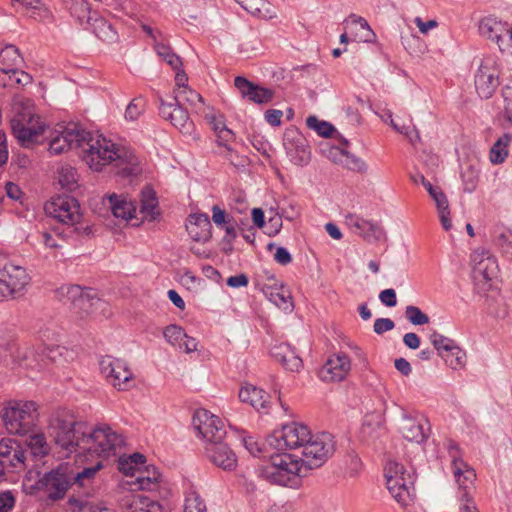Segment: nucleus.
<instances>
[{"label":"nucleus","instance_id":"nucleus-35","mask_svg":"<svg viewBox=\"0 0 512 512\" xmlns=\"http://www.w3.org/2000/svg\"><path fill=\"white\" fill-rule=\"evenodd\" d=\"M0 60L3 65L0 68V76L6 75L9 68H17L22 62L19 49L14 45H7L0 51Z\"/></svg>","mask_w":512,"mask_h":512},{"label":"nucleus","instance_id":"nucleus-37","mask_svg":"<svg viewBox=\"0 0 512 512\" xmlns=\"http://www.w3.org/2000/svg\"><path fill=\"white\" fill-rule=\"evenodd\" d=\"M160 473L155 467H146L145 471L139 473L136 482L141 490H154L160 479Z\"/></svg>","mask_w":512,"mask_h":512},{"label":"nucleus","instance_id":"nucleus-63","mask_svg":"<svg viewBox=\"0 0 512 512\" xmlns=\"http://www.w3.org/2000/svg\"><path fill=\"white\" fill-rule=\"evenodd\" d=\"M490 315L498 319H504L509 315V308L505 303H496L495 306H489Z\"/></svg>","mask_w":512,"mask_h":512},{"label":"nucleus","instance_id":"nucleus-38","mask_svg":"<svg viewBox=\"0 0 512 512\" xmlns=\"http://www.w3.org/2000/svg\"><path fill=\"white\" fill-rule=\"evenodd\" d=\"M439 356L453 370L464 368L466 365V352L459 346H456L455 349L446 351Z\"/></svg>","mask_w":512,"mask_h":512},{"label":"nucleus","instance_id":"nucleus-51","mask_svg":"<svg viewBox=\"0 0 512 512\" xmlns=\"http://www.w3.org/2000/svg\"><path fill=\"white\" fill-rule=\"evenodd\" d=\"M504 116L512 124V79L502 89Z\"/></svg>","mask_w":512,"mask_h":512},{"label":"nucleus","instance_id":"nucleus-3","mask_svg":"<svg viewBox=\"0 0 512 512\" xmlns=\"http://www.w3.org/2000/svg\"><path fill=\"white\" fill-rule=\"evenodd\" d=\"M103 468V463L98 460L94 465L80 469L75 463H61L56 468L46 472L35 483V488L46 494L52 501H58L65 497L67 491L77 486L85 488L89 486L98 471Z\"/></svg>","mask_w":512,"mask_h":512},{"label":"nucleus","instance_id":"nucleus-34","mask_svg":"<svg viewBox=\"0 0 512 512\" xmlns=\"http://www.w3.org/2000/svg\"><path fill=\"white\" fill-rule=\"evenodd\" d=\"M174 94L175 95L173 96L172 100L178 104L183 105L184 103H187L193 109H195V112H200L203 108L202 96L189 87H184V89L181 90H175Z\"/></svg>","mask_w":512,"mask_h":512},{"label":"nucleus","instance_id":"nucleus-17","mask_svg":"<svg viewBox=\"0 0 512 512\" xmlns=\"http://www.w3.org/2000/svg\"><path fill=\"white\" fill-rule=\"evenodd\" d=\"M234 85L239 90L242 98L255 104H267L272 101L275 91L249 81L243 76L234 79Z\"/></svg>","mask_w":512,"mask_h":512},{"label":"nucleus","instance_id":"nucleus-33","mask_svg":"<svg viewBox=\"0 0 512 512\" xmlns=\"http://www.w3.org/2000/svg\"><path fill=\"white\" fill-rule=\"evenodd\" d=\"M264 295L268 298L270 302L279 307L284 311L292 310L293 302L291 296L286 294L281 288H277L274 286L265 285L262 288Z\"/></svg>","mask_w":512,"mask_h":512},{"label":"nucleus","instance_id":"nucleus-24","mask_svg":"<svg viewBox=\"0 0 512 512\" xmlns=\"http://www.w3.org/2000/svg\"><path fill=\"white\" fill-rule=\"evenodd\" d=\"M187 231L195 241L207 242L212 237V225L206 213H194L189 216Z\"/></svg>","mask_w":512,"mask_h":512},{"label":"nucleus","instance_id":"nucleus-52","mask_svg":"<svg viewBox=\"0 0 512 512\" xmlns=\"http://www.w3.org/2000/svg\"><path fill=\"white\" fill-rule=\"evenodd\" d=\"M184 512H207L204 501L198 495L186 498Z\"/></svg>","mask_w":512,"mask_h":512},{"label":"nucleus","instance_id":"nucleus-39","mask_svg":"<svg viewBox=\"0 0 512 512\" xmlns=\"http://www.w3.org/2000/svg\"><path fill=\"white\" fill-rule=\"evenodd\" d=\"M59 183L62 188L74 191L78 187L77 170L71 166H62L59 169Z\"/></svg>","mask_w":512,"mask_h":512},{"label":"nucleus","instance_id":"nucleus-28","mask_svg":"<svg viewBox=\"0 0 512 512\" xmlns=\"http://www.w3.org/2000/svg\"><path fill=\"white\" fill-rule=\"evenodd\" d=\"M399 429L408 441L421 443L427 438L422 422L407 414L402 415Z\"/></svg>","mask_w":512,"mask_h":512},{"label":"nucleus","instance_id":"nucleus-55","mask_svg":"<svg viewBox=\"0 0 512 512\" xmlns=\"http://www.w3.org/2000/svg\"><path fill=\"white\" fill-rule=\"evenodd\" d=\"M362 468L361 459L354 454L348 455V464L346 468V473L349 477H355L358 475Z\"/></svg>","mask_w":512,"mask_h":512},{"label":"nucleus","instance_id":"nucleus-45","mask_svg":"<svg viewBox=\"0 0 512 512\" xmlns=\"http://www.w3.org/2000/svg\"><path fill=\"white\" fill-rule=\"evenodd\" d=\"M6 75H8L9 83L0 80V84H2L4 87L14 84L26 86L32 82V76L30 74L17 68H9Z\"/></svg>","mask_w":512,"mask_h":512},{"label":"nucleus","instance_id":"nucleus-57","mask_svg":"<svg viewBox=\"0 0 512 512\" xmlns=\"http://www.w3.org/2000/svg\"><path fill=\"white\" fill-rule=\"evenodd\" d=\"M15 505V497L11 491L0 493V512H8Z\"/></svg>","mask_w":512,"mask_h":512},{"label":"nucleus","instance_id":"nucleus-6","mask_svg":"<svg viewBox=\"0 0 512 512\" xmlns=\"http://www.w3.org/2000/svg\"><path fill=\"white\" fill-rule=\"evenodd\" d=\"M61 300L68 304L71 311L80 319L87 317H108L109 304L99 298L91 288H82L79 285L62 286L59 289Z\"/></svg>","mask_w":512,"mask_h":512},{"label":"nucleus","instance_id":"nucleus-8","mask_svg":"<svg viewBox=\"0 0 512 512\" xmlns=\"http://www.w3.org/2000/svg\"><path fill=\"white\" fill-rule=\"evenodd\" d=\"M38 416L36 403L28 401L5 408L2 418L8 433L27 435L34 431Z\"/></svg>","mask_w":512,"mask_h":512},{"label":"nucleus","instance_id":"nucleus-61","mask_svg":"<svg viewBox=\"0 0 512 512\" xmlns=\"http://www.w3.org/2000/svg\"><path fill=\"white\" fill-rule=\"evenodd\" d=\"M282 227V217L276 214L273 217H270L267 223L266 233L272 237L279 233Z\"/></svg>","mask_w":512,"mask_h":512},{"label":"nucleus","instance_id":"nucleus-16","mask_svg":"<svg viewBox=\"0 0 512 512\" xmlns=\"http://www.w3.org/2000/svg\"><path fill=\"white\" fill-rule=\"evenodd\" d=\"M159 114L163 119L169 120L182 133H190L193 128L187 110L173 100L165 102L160 98Z\"/></svg>","mask_w":512,"mask_h":512},{"label":"nucleus","instance_id":"nucleus-60","mask_svg":"<svg viewBox=\"0 0 512 512\" xmlns=\"http://www.w3.org/2000/svg\"><path fill=\"white\" fill-rule=\"evenodd\" d=\"M205 118L208 121V123L211 125V127L216 135L219 133V131L222 130V127L223 128L227 127L225 124L223 115L217 116L215 114H207L205 116Z\"/></svg>","mask_w":512,"mask_h":512},{"label":"nucleus","instance_id":"nucleus-42","mask_svg":"<svg viewBox=\"0 0 512 512\" xmlns=\"http://www.w3.org/2000/svg\"><path fill=\"white\" fill-rule=\"evenodd\" d=\"M306 124L309 129L314 130L319 136L325 138L330 137L335 131L332 124L327 121L319 120L314 115H311L306 119Z\"/></svg>","mask_w":512,"mask_h":512},{"label":"nucleus","instance_id":"nucleus-32","mask_svg":"<svg viewBox=\"0 0 512 512\" xmlns=\"http://www.w3.org/2000/svg\"><path fill=\"white\" fill-rule=\"evenodd\" d=\"M110 207L113 215L117 218L129 220L134 217L136 208L132 202L124 197L113 194L109 197Z\"/></svg>","mask_w":512,"mask_h":512},{"label":"nucleus","instance_id":"nucleus-19","mask_svg":"<svg viewBox=\"0 0 512 512\" xmlns=\"http://www.w3.org/2000/svg\"><path fill=\"white\" fill-rule=\"evenodd\" d=\"M83 129H79L76 125L66 127L56 135L52 136L49 141V152L53 155H60L73 148H79L82 139Z\"/></svg>","mask_w":512,"mask_h":512},{"label":"nucleus","instance_id":"nucleus-58","mask_svg":"<svg viewBox=\"0 0 512 512\" xmlns=\"http://www.w3.org/2000/svg\"><path fill=\"white\" fill-rule=\"evenodd\" d=\"M290 349L291 346L289 344L280 343L274 345L271 348L270 354L277 362L280 363L282 360H285V356H287V353Z\"/></svg>","mask_w":512,"mask_h":512},{"label":"nucleus","instance_id":"nucleus-53","mask_svg":"<svg viewBox=\"0 0 512 512\" xmlns=\"http://www.w3.org/2000/svg\"><path fill=\"white\" fill-rule=\"evenodd\" d=\"M217 143L219 146H223L228 152H232V148L229 146V143L235 139V134L228 127L223 128L216 135Z\"/></svg>","mask_w":512,"mask_h":512},{"label":"nucleus","instance_id":"nucleus-62","mask_svg":"<svg viewBox=\"0 0 512 512\" xmlns=\"http://www.w3.org/2000/svg\"><path fill=\"white\" fill-rule=\"evenodd\" d=\"M222 228L225 230V236L222 239V243L230 245V243H233L237 237L235 221L231 220L229 223L222 226Z\"/></svg>","mask_w":512,"mask_h":512},{"label":"nucleus","instance_id":"nucleus-48","mask_svg":"<svg viewBox=\"0 0 512 512\" xmlns=\"http://www.w3.org/2000/svg\"><path fill=\"white\" fill-rule=\"evenodd\" d=\"M405 317L413 325H425L429 322V317L419 307L409 305L405 309Z\"/></svg>","mask_w":512,"mask_h":512},{"label":"nucleus","instance_id":"nucleus-43","mask_svg":"<svg viewBox=\"0 0 512 512\" xmlns=\"http://www.w3.org/2000/svg\"><path fill=\"white\" fill-rule=\"evenodd\" d=\"M430 341L434 348L437 350L438 355H442L444 352L455 349L457 343L449 338L446 337L437 331H433L430 335Z\"/></svg>","mask_w":512,"mask_h":512},{"label":"nucleus","instance_id":"nucleus-56","mask_svg":"<svg viewBox=\"0 0 512 512\" xmlns=\"http://www.w3.org/2000/svg\"><path fill=\"white\" fill-rule=\"evenodd\" d=\"M395 324L390 318H377L373 325V330L376 334H383L394 328Z\"/></svg>","mask_w":512,"mask_h":512},{"label":"nucleus","instance_id":"nucleus-54","mask_svg":"<svg viewBox=\"0 0 512 512\" xmlns=\"http://www.w3.org/2000/svg\"><path fill=\"white\" fill-rule=\"evenodd\" d=\"M212 220L216 226L222 227L233 219L229 218L225 210L221 209L218 205H214L212 207Z\"/></svg>","mask_w":512,"mask_h":512},{"label":"nucleus","instance_id":"nucleus-59","mask_svg":"<svg viewBox=\"0 0 512 512\" xmlns=\"http://www.w3.org/2000/svg\"><path fill=\"white\" fill-rule=\"evenodd\" d=\"M379 299L387 307H394L397 304L396 292L392 288L381 291L379 294Z\"/></svg>","mask_w":512,"mask_h":512},{"label":"nucleus","instance_id":"nucleus-23","mask_svg":"<svg viewBox=\"0 0 512 512\" xmlns=\"http://www.w3.org/2000/svg\"><path fill=\"white\" fill-rule=\"evenodd\" d=\"M120 505L122 512H163L158 502L140 494H126Z\"/></svg>","mask_w":512,"mask_h":512},{"label":"nucleus","instance_id":"nucleus-1","mask_svg":"<svg viewBox=\"0 0 512 512\" xmlns=\"http://www.w3.org/2000/svg\"><path fill=\"white\" fill-rule=\"evenodd\" d=\"M270 446L278 451L302 449L296 453H279L271 456V463L264 469L266 478L274 484L296 487L300 477L309 470L322 466L335 451L332 434L321 432L312 435L308 427L300 423L283 425L268 438Z\"/></svg>","mask_w":512,"mask_h":512},{"label":"nucleus","instance_id":"nucleus-25","mask_svg":"<svg viewBox=\"0 0 512 512\" xmlns=\"http://www.w3.org/2000/svg\"><path fill=\"white\" fill-rule=\"evenodd\" d=\"M479 32L482 36L494 41L501 49V42L507 37V23L489 15L480 20Z\"/></svg>","mask_w":512,"mask_h":512},{"label":"nucleus","instance_id":"nucleus-44","mask_svg":"<svg viewBox=\"0 0 512 512\" xmlns=\"http://www.w3.org/2000/svg\"><path fill=\"white\" fill-rule=\"evenodd\" d=\"M421 184L434 200L437 208H448V199L439 187L433 186L425 177H421Z\"/></svg>","mask_w":512,"mask_h":512},{"label":"nucleus","instance_id":"nucleus-47","mask_svg":"<svg viewBox=\"0 0 512 512\" xmlns=\"http://www.w3.org/2000/svg\"><path fill=\"white\" fill-rule=\"evenodd\" d=\"M341 154L344 157V160L342 162L345 165V167H347L349 170L356 171L359 173L366 172L367 165L361 158L349 153L346 150H341Z\"/></svg>","mask_w":512,"mask_h":512},{"label":"nucleus","instance_id":"nucleus-22","mask_svg":"<svg viewBox=\"0 0 512 512\" xmlns=\"http://www.w3.org/2000/svg\"><path fill=\"white\" fill-rule=\"evenodd\" d=\"M350 369L349 357L346 354H337L326 361L320 370V377L324 381H342Z\"/></svg>","mask_w":512,"mask_h":512},{"label":"nucleus","instance_id":"nucleus-9","mask_svg":"<svg viewBox=\"0 0 512 512\" xmlns=\"http://www.w3.org/2000/svg\"><path fill=\"white\" fill-rule=\"evenodd\" d=\"M124 443L123 437L103 424L93 429L88 427L83 452L93 456L108 458L116 455L117 448Z\"/></svg>","mask_w":512,"mask_h":512},{"label":"nucleus","instance_id":"nucleus-18","mask_svg":"<svg viewBox=\"0 0 512 512\" xmlns=\"http://www.w3.org/2000/svg\"><path fill=\"white\" fill-rule=\"evenodd\" d=\"M499 85L497 69L488 61H483L475 74V88L483 99H489Z\"/></svg>","mask_w":512,"mask_h":512},{"label":"nucleus","instance_id":"nucleus-4","mask_svg":"<svg viewBox=\"0 0 512 512\" xmlns=\"http://www.w3.org/2000/svg\"><path fill=\"white\" fill-rule=\"evenodd\" d=\"M45 211L57 219L63 228L53 229L55 235L63 240L74 239L83 235H90L91 227L81 221L80 205L72 196H58L46 204Z\"/></svg>","mask_w":512,"mask_h":512},{"label":"nucleus","instance_id":"nucleus-64","mask_svg":"<svg viewBox=\"0 0 512 512\" xmlns=\"http://www.w3.org/2000/svg\"><path fill=\"white\" fill-rule=\"evenodd\" d=\"M274 260L278 264L286 266L292 262V256L286 248L278 247L274 254Z\"/></svg>","mask_w":512,"mask_h":512},{"label":"nucleus","instance_id":"nucleus-10","mask_svg":"<svg viewBox=\"0 0 512 512\" xmlns=\"http://www.w3.org/2000/svg\"><path fill=\"white\" fill-rule=\"evenodd\" d=\"M384 471L390 494L402 506L408 505L414 493V473L406 471L404 466L396 461H389Z\"/></svg>","mask_w":512,"mask_h":512},{"label":"nucleus","instance_id":"nucleus-7","mask_svg":"<svg viewBox=\"0 0 512 512\" xmlns=\"http://www.w3.org/2000/svg\"><path fill=\"white\" fill-rule=\"evenodd\" d=\"M14 116L10 120L11 131L23 147H32L38 143V137L45 131L46 125L33 112L30 100L13 103Z\"/></svg>","mask_w":512,"mask_h":512},{"label":"nucleus","instance_id":"nucleus-12","mask_svg":"<svg viewBox=\"0 0 512 512\" xmlns=\"http://www.w3.org/2000/svg\"><path fill=\"white\" fill-rule=\"evenodd\" d=\"M99 366L106 381L118 391L132 387L133 373L124 360L106 355L100 360Z\"/></svg>","mask_w":512,"mask_h":512},{"label":"nucleus","instance_id":"nucleus-30","mask_svg":"<svg viewBox=\"0 0 512 512\" xmlns=\"http://www.w3.org/2000/svg\"><path fill=\"white\" fill-rule=\"evenodd\" d=\"M31 435L23 445L27 450V457L42 458L49 453V446L43 433L30 432Z\"/></svg>","mask_w":512,"mask_h":512},{"label":"nucleus","instance_id":"nucleus-26","mask_svg":"<svg viewBox=\"0 0 512 512\" xmlns=\"http://www.w3.org/2000/svg\"><path fill=\"white\" fill-rule=\"evenodd\" d=\"M238 397L241 402L251 405L257 411L267 409L270 398L266 391L249 383L240 388Z\"/></svg>","mask_w":512,"mask_h":512},{"label":"nucleus","instance_id":"nucleus-13","mask_svg":"<svg viewBox=\"0 0 512 512\" xmlns=\"http://www.w3.org/2000/svg\"><path fill=\"white\" fill-rule=\"evenodd\" d=\"M193 425L198 431V434L206 440V444L223 440L226 436V430L222 420L205 409L195 412Z\"/></svg>","mask_w":512,"mask_h":512},{"label":"nucleus","instance_id":"nucleus-27","mask_svg":"<svg viewBox=\"0 0 512 512\" xmlns=\"http://www.w3.org/2000/svg\"><path fill=\"white\" fill-rule=\"evenodd\" d=\"M64 9L69 11L70 15L76 21L88 30V26L93 20L94 14L91 13V8L87 0H62Z\"/></svg>","mask_w":512,"mask_h":512},{"label":"nucleus","instance_id":"nucleus-31","mask_svg":"<svg viewBox=\"0 0 512 512\" xmlns=\"http://www.w3.org/2000/svg\"><path fill=\"white\" fill-rule=\"evenodd\" d=\"M91 29L93 33L102 41L114 42L117 40V32L113 26L104 18L99 17L94 13L93 20L88 26V30Z\"/></svg>","mask_w":512,"mask_h":512},{"label":"nucleus","instance_id":"nucleus-40","mask_svg":"<svg viewBox=\"0 0 512 512\" xmlns=\"http://www.w3.org/2000/svg\"><path fill=\"white\" fill-rule=\"evenodd\" d=\"M247 12L266 17L269 13V3L266 0H235Z\"/></svg>","mask_w":512,"mask_h":512},{"label":"nucleus","instance_id":"nucleus-46","mask_svg":"<svg viewBox=\"0 0 512 512\" xmlns=\"http://www.w3.org/2000/svg\"><path fill=\"white\" fill-rule=\"evenodd\" d=\"M163 335L168 343L182 349V341L186 337V333L182 327L175 324L168 325L164 329Z\"/></svg>","mask_w":512,"mask_h":512},{"label":"nucleus","instance_id":"nucleus-11","mask_svg":"<svg viewBox=\"0 0 512 512\" xmlns=\"http://www.w3.org/2000/svg\"><path fill=\"white\" fill-rule=\"evenodd\" d=\"M450 457L452 458L454 476L459 485L458 498L460 502L459 507H464L469 503L476 506L473 495L475 492L474 480L476 478L475 471L469 468L459 457L458 445L450 441L448 444Z\"/></svg>","mask_w":512,"mask_h":512},{"label":"nucleus","instance_id":"nucleus-2","mask_svg":"<svg viewBox=\"0 0 512 512\" xmlns=\"http://www.w3.org/2000/svg\"><path fill=\"white\" fill-rule=\"evenodd\" d=\"M79 149L86 164L95 171H101L104 166L111 165L115 173L122 177L136 176L141 172L138 158L125 147H118L111 140L93 135L83 130Z\"/></svg>","mask_w":512,"mask_h":512},{"label":"nucleus","instance_id":"nucleus-49","mask_svg":"<svg viewBox=\"0 0 512 512\" xmlns=\"http://www.w3.org/2000/svg\"><path fill=\"white\" fill-rule=\"evenodd\" d=\"M145 110V99L142 97L134 98L127 106L125 118L130 121L137 120Z\"/></svg>","mask_w":512,"mask_h":512},{"label":"nucleus","instance_id":"nucleus-5","mask_svg":"<svg viewBox=\"0 0 512 512\" xmlns=\"http://www.w3.org/2000/svg\"><path fill=\"white\" fill-rule=\"evenodd\" d=\"M87 433L88 424L76 421L73 415L65 411L55 413L48 426L50 438L66 455L83 452Z\"/></svg>","mask_w":512,"mask_h":512},{"label":"nucleus","instance_id":"nucleus-50","mask_svg":"<svg viewBox=\"0 0 512 512\" xmlns=\"http://www.w3.org/2000/svg\"><path fill=\"white\" fill-rule=\"evenodd\" d=\"M280 364L288 371H299L303 365L302 359L296 354L295 350L291 347L288 351L285 360H282Z\"/></svg>","mask_w":512,"mask_h":512},{"label":"nucleus","instance_id":"nucleus-14","mask_svg":"<svg viewBox=\"0 0 512 512\" xmlns=\"http://www.w3.org/2000/svg\"><path fill=\"white\" fill-rule=\"evenodd\" d=\"M283 145L290 161L304 166L310 161V147L305 136L295 128L286 129L283 136Z\"/></svg>","mask_w":512,"mask_h":512},{"label":"nucleus","instance_id":"nucleus-20","mask_svg":"<svg viewBox=\"0 0 512 512\" xmlns=\"http://www.w3.org/2000/svg\"><path fill=\"white\" fill-rule=\"evenodd\" d=\"M205 452L214 465L225 471H233L237 467L235 452L223 440L206 444Z\"/></svg>","mask_w":512,"mask_h":512},{"label":"nucleus","instance_id":"nucleus-41","mask_svg":"<svg viewBox=\"0 0 512 512\" xmlns=\"http://www.w3.org/2000/svg\"><path fill=\"white\" fill-rule=\"evenodd\" d=\"M155 50L157 54L168 64L171 66L173 70H177L182 67L181 58L173 52L170 46L156 43Z\"/></svg>","mask_w":512,"mask_h":512},{"label":"nucleus","instance_id":"nucleus-21","mask_svg":"<svg viewBox=\"0 0 512 512\" xmlns=\"http://www.w3.org/2000/svg\"><path fill=\"white\" fill-rule=\"evenodd\" d=\"M345 224L367 241H377L385 235V231L379 223L363 219L354 213L345 216Z\"/></svg>","mask_w":512,"mask_h":512},{"label":"nucleus","instance_id":"nucleus-36","mask_svg":"<svg viewBox=\"0 0 512 512\" xmlns=\"http://www.w3.org/2000/svg\"><path fill=\"white\" fill-rule=\"evenodd\" d=\"M511 142L510 134L506 133L501 136L491 147L489 159L493 164L504 162L508 156V145Z\"/></svg>","mask_w":512,"mask_h":512},{"label":"nucleus","instance_id":"nucleus-29","mask_svg":"<svg viewBox=\"0 0 512 512\" xmlns=\"http://www.w3.org/2000/svg\"><path fill=\"white\" fill-rule=\"evenodd\" d=\"M140 202V212L143 214V217L149 221L155 220L159 214L157 210L158 200L152 187L145 186L142 189Z\"/></svg>","mask_w":512,"mask_h":512},{"label":"nucleus","instance_id":"nucleus-15","mask_svg":"<svg viewBox=\"0 0 512 512\" xmlns=\"http://www.w3.org/2000/svg\"><path fill=\"white\" fill-rule=\"evenodd\" d=\"M470 258L473 264V278L476 286L479 287L480 283L483 282V286L490 287L489 282L497 276L498 272L496 258L483 248L474 250Z\"/></svg>","mask_w":512,"mask_h":512}]
</instances>
